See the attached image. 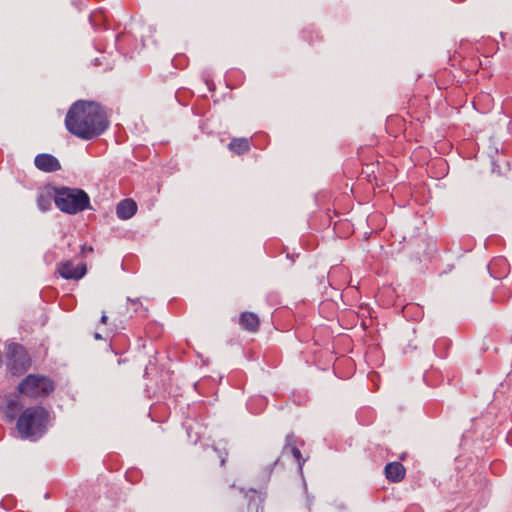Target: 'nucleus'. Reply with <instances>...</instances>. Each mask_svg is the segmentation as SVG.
<instances>
[{
  "instance_id": "13",
  "label": "nucleus",
  "mask_w": 512,
  "mask_h": 512,
  "mask_svg": "<svg viewBox=\"0 0 512 512\" xmlns=\"http://www.w3.org/2000/svg\"><path fill=\"white\" fill-rule=\"evenodd\" d=\"M228 148L232 152H234L238 155H241L250 150V143H249L248 139H246V138H234L229 143Z\"/></svg>"
},
{
  "instance_id": "11",
  "label": "nucleus",
  "mask_w": 512,
  "mask_h": 512,
  "mask_svg": "<svg viewBox=\"0 0 512 512\" xmlns=\"http://www.w3.org/2000/svg\"><path fill=\"white\" fill-rule=\"evenodd\" d=\"M385 475L387 480H403L405 468L400 462L388 463L385 466Z\"/></svg>"
},
{
  "instance_id": "21",
  "label": "nucleus",
  "mask_w": 512,
  "mask_h": 512,
  "mask_svg": "<svg viewBox=\"0 0 512 512\" xmlns=\"http://www.w3.org/2000/svg\"><path fill=\"white\" fill-rule=\"evenodd\" d=\"M87 251H89V252L93 251L92 247L87 248Z\"/></svg>"
},
{
  "instance_id": "14",
  "label": "nucleus",
  "mask_w": 512,
  "mask_h": 512,
  "mask_svg": "<svg viewBox=\"0 0 512 512\" xmlns=\"http://www.w3.org/2000/svg\"><path fill=\"white\" fill-rule=\"evenodd\" d=\"M52 196L49 193H40L37 197V205L41 211L49 210Z\"/></svg>"
},
{
  "instance_id": "1",
  "label": "nucleus",
  "mask_w": 512,
  "mask_h": 512,
  "mask_svg": "<svg viewBox=\"0 0 512 512\" xmlns=\"http://www.w3.org/2000/svg\"><path fill=\"white\" fill-rule=\"evenodd\" d=\"M107 115L97 103L77 101L65 118L67 130L78 138L91 140L101 135L108 127Z\"/></svg>"
},
{
  "instance_id": "9",
  "label": "nucleus",
  "mask_w": 512,
  "mask_h": 512,
  "mask_svg": "<svg viewBox=\"0 0 512 512\" xmlns=\"http://www.w3.org/2000/svg\"><path fill=\"white\" fill-rule=\"evenodd\" d=\"M137 212V204L132 199L120 201L116 207V214L119 219L127 220L132 218Z\"/></svg>"
},
{
  "instance_id": "10",
  "label": "nucleus",
  "mask_w": 512,
  "mask_h": 512,
  "mask_svg": "<svg viewBox=\"0 0 512 512\" xmlns=\"http://www.w3.org/2000/svg\"><path fill=\"white\" fill-rule=\"evenodd\" d=\"M508 267L509 265L506 259L499 257L491 261V263L488 266V269L491 276L495 278H501L508 272Z\"/></svg>"
},
{
  "instance_id": "15",
  "label": "nucleus",
  "mask_w": 512,
  "mask_h": 512,
  "mask_svg": "<svg viewBox=\"0 0 512 512\" xmlns=\"http://www.w3.org/2000/svg\"><path fill=\"white\" fill-rule=\"evenodd\" d=\"M20 410V406L16 400H10L7 403L6 416L13 420L16 418L18 411Z\"/></svg>"
},
{
  "instance_id": "18",
  "label": "nucleus",
  "mask_w": 512,
  "mask_h": 512,
  "mask_svg": "<svg viewBox=\"0 0 512 512\" xmlns=\"http://www.w3.org/2000/svg\"><path fill=\"white\" fill-rule=\"evenodd\" d=\"M107 320H108L107 315L103 314V315L101 316V319H100L101 323H102V324H106V323H107Z\"/></svg>"
},
{
  "instance_id": "17",
  "label": "nucleus",
  "mask_w": 512,
  "mask_h": 512,
  "mask_svg": "<svg viewBox=\"0 0 512 512\" xmlns=\"http://www.w3.org/2000/svg\"><path fill=\"white\" fill-rule=\"evenodd\" d=\"M406 512H421L420 508L416 505L411 506Z\"/></svg>"
},
{
  "instance_id": "4",
  "label": "nucleus",
  "mask_w": 512,
  "mask_h": 512,
  "mask_svg": "<svg viewBox=\"0 0 512 512\" xmlns=\"http://www.w3.org/2000/svg\"><path fill=\"white\" fill-rule=\"evenodd\" d=\"M54 388V382L49 377L39 374L27 375L18 385L19 393L29 398L47 397Z\"/></svg>"
},
{
  "instance_id": "8",
  "label": "nucleus",
  "mask_w": 512,
  "mask_h": 512,
  "mask_svg": "<svg viewBox=\"0 0 512 512\" xmlns=\"http://www.w3.org/2000/svg\"><path fill=\"white\" fill-rule=\"evenodd\" d=\"M35 166L43 172H55L61 168L60 162L51 154H38L34 159Z\"/></svg>"
},
{
  "instance_id": "6",
  "label": "nucleus",
  "mask_w": 512,
  "mask_h": 512,
  "mask_svg": "<svg viewBox=\"0 0 512 512\" xmlns=\"http://www.w3.org/2000/svg\"><path fill=\"white\" fill-rule=\"evenodd\" d=\"M7 358L9 367L13 374L21 373L26 370L30 364L29 357L24 347L17 343H11L7 346Z\"/></svg>"
},
{
  "instance_id": "7",
  "label": "nucleus",
  "mask_w": 512,
  "mask_h": 512,
  "mask_svg": "<svg viewBox=\"0 0 512 512\" xmlns=\"http://www.w3.org/2000/svg\"><path fill=\"white\" fill-rule=\"evenodd\" d=\"M57 271L64 279L79 280L86 274L85 264L75 265L73 261H62L58 264Z\"/></svg>"
},
{
  "instance_id": "3",
  "label": "nucleus",
  "mask_w": 512,
  "mask_h": 512,
  "mask_svg": "<svg viewBox=\"0 0 512 512\" xmlns=\"http://www.w3.org/2000/svg\"><path fill=\"white\" fill-rule=\"evenodd\" d=\"M54 202L62 212L77 214L89 207L90 199L81 189L62 187L55 190Z\"/></svg>"
},
{
  "instance_id": "20",
  "label": "nucleus",
  "mask_w": 512,
  "mask_h": 512,
  "mask_svg": "<svg viewBox=\"0 0 512 512\" xmlns=\"http://www.w3.org/2000/svg\"><path fill=\"white\" fill-rule=\"evenodd\" d=\"M94 337L97 340L102 339V337H101V335L99 333H95Z\"/></svg>"
},
{
  "instance_id": "12",
  "label": "nucleus",
  "mask_w": 512,
  "mask_h": 512,
  "mask_svg": "<svg viewBox=\"0 0 512 512\" xmlns=\"http://www.w3.org/2000/svg\"><path fill=\"white\" fill-rule=\"evenodd\" d=\"M239 321L240 325L250 332L257 331L260 324L258 316L250 312L242 313Z\"/></svg>"
},
{
  "instance_id": "16",
  "label": "nucleus",
  "mask_w": 512,
  "mask_h": 512,
  "mask_svg": "<svg viewBox=\"0 0 512 512\" xmlns=\"http://www.w3.org/2000/svg\"><path fill=\"white\" fill-rule=\"evenodd\" d=\"M127 300L130 302L131 309L133 310V312L142 313L143 315H145L147 310L144 309L142 303L138 299L128 298Z\"/></svg>"
},
{
  "instance_id": "5",
  "label": "nucleus",
  "mask_w": 512,
  "mask_h": 512,
  "mask_svg": "<svg viewBox=\"0 0 512 512\" xmlns=\"http://www.w3.org/2000/svg\"><path fill=\"white\" fill-rule=\"evenodd\" d=\"M304 446L303 440L295 436L293 433L288 434L285 439V445L282 449V459H292L296 464L299 471L302 470V466L306 459L301 454V447Z\"/></svg>"
},
{
  "instance_id": "2",
  "label": "nucleus",
  "mask_w": 512,
  "mask_h": 512,
  "mask_svg": "<svg viewBox=\"0 0 512 512\" xmlns=\"http://www.w3.org/2000/svg\"><path fill=\"white\" fill-rule=\"evenodd\" d=\"M48 412L40 406L26 408L18 417L16 429L22 439L37 440L45 433Z\"/></svg>"
},
{
  "instance_id": "19",
  "label": "nucleus",
  "mask_w": 512,
  "mask_h": 512,
  "mask_svg": "<svg viewBox=\"0 0 512 512\" xmlns=\"http://www.w3.org/2000/svg\"><path fill=\"white\" fill-rule=\"evenodd\" d=\"M225 461H226V455H225V456L220 455V463H221V466H223V465H224Z\"/></svg>"
}]
</instances>
